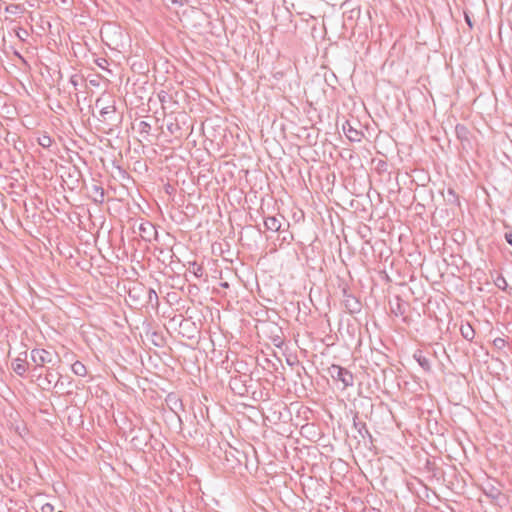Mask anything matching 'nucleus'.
Returning a JSON list of instances; mask_svg holds the SVG:
<instances>
[{"label":"nucleus","mask_w":512,"mask_h":512,"mask_svg":"<svg viewBox=\"0 0 512 512\" xmlns=\"http://www.w3.org/2000/svg\"><path fill=\"white\" fill-rule=\"evenodd\" d=\"M30 358L32 363L34 364V370H40L46 364L55 366L57 363L60 362V359L57 357V355H54L52 352L47 351L45 349H33L30 352Z\"/></svg>","instance_id":"nucleus-1"},{"label":"nucleus","mask_w":512,"mask_h":512,"mask_svg":"<svg viewBox=\"0 0 512 512\" xmlns=\"http://www.w3.org/2000/svg\"><path fill=\"white\" fill-rule=\"evenodd\" d=\"M327 372L334 381L342 383L343 390L350 386H353L354 384L353 374L348 369L340 365L332 364L327 369Z\"/></svg>","instance_id":"nucleus-2"},{"label":"nucleus","mask_w":512,"mask_h":512,"mask_svg":"<svg viewBox=\"0 0 512 512\" xmlns=\"http://www.w3.org/2000/svg\"><path fill=\"white\" fill-rule=\"evenodd\" d=\"M342 295H343L344 307L349 314H356L361 311V309H362L361 302L358 300L357 297H355L350 292V288L347 285H345L342 288Z\"/></svg>","instance_id":"nucleus-3"},{"label":"nucleus","mask_w":512,"mask_h":512,"mask_svg":"<svg viewBox=\"0 0 512 512\" xmlns=\"http://www.w3.org/2000/svg\"><path fill=\"white\" fill-rule=\"evenodd\" d=\"M27 357V351L21 352L11 363L13 371L20 377H24L26 372L30 369L31 364L27 361Z\"/></svg>","instance_id":"nucleus-4"},{"label":"nucleus","mask_w":512,"mask_h":512,"mask_svg":"<svg viewBox=\"0 0 512 512\" xmlns=\"http://www.w3.org/2000/svg\"><path fill=\"white\" fill-rule=\"evenodd\" d=\"M83 180V174L78 167L77 164H73L67 173L66 179L64 182L67 184L70 190L77 189L80 186L81 181Z\"/></svg>","instance_id":"nucleus-5"},{"label":"nucleus","mask_w":512,"mask_h":512,"mask_svg":"<svg viewBox=\"0 0 512 512\" xmlns=\"http://www.w3.org/2000/svg\"><path fill=\"white\" fill-rule=\"evenodd\" d=\"M100 116H101L102 122H104L110 126L116 125V122L118 121V117L116 114V107L114 105V102H112L111 104H108L106 106H101Z\"/></svg>","instance_id":"nucleus-6"},{"label":"nucleus","mask_w":512,"mask_h":512,"mask_svg":"<svg viewBox=\"0 0 512 512\" xmlns=\"http://www.w3.org/2000/svg\"><path fill=\"white\" fill-rule=\"evenodd\" d=\"M246 378H247L246 375H237V376L231 377V379L229 381V386L235 394L244 396L245 394L248 393V387L246 385V382H247Z\"/></svg>","instance_id":"nucleus-7"},{"label":"nucleus","mask_w":512,"mask_h":512,"mask_svg":"<svg viewBox=\"0 0 512 512\" xmlns=\"http://www.w3.org/2000/svg\"><path fill=\"white\" fill-rule=\"evenodd\" d=\"M165 403L168 406V408L173 413H175V415L178 417V420L182 422L178 414V411L184 410V405L178 394L175 392L168 393L167 396L165 397Z\"/></svg>","instance_id":"nucleus-8"},{"label":"nucleus","mask_w":512,"mask_h":512,"mask_svg":"<svg viewBox=\"0 0 512 512\" xmlns=\"http://www.w3.org/2000/svg\"><path fill=\"white\" fill-rule=\"evenodd\" d=\"M62 378V375L54 369V366H48L46 369V374L44 377V386L43 389H50L53 383L54 387H57L60 385V379Z\"/></svg>","instance_id":"nucleus-9"},{"label":"nucleus","mask_w":512,"mask_h":512,"mask_svg":"<svg viewBox=\"0 0 512 512\" xmlns=\"http://www.w3.org/2000/svg\"><path fill=\"white\" fill-rule=\"evenodd\" d=\"M455 134L457 139L461 142L462 147L465 149L471 147L470 130L464 124H457L455 126Z\"/></svg>","instance_id":"nucleus-10"},{"label":"nucleus","mask_w":512,"mask_h":512,"mask_svg":"<svg viewBox=\"0 0 512 512\" xmlns=\"http://www.w3.org/2000/svg\"><path fill=\"white\" fill-rule=\"evenodd\" d=\"M342 130L346 137L352 142H360L363 137V133L354 128L349 121H345L343 123Z\"/></svg>","instance_id":"nucleus-11"},{"label":"nucleus","mask_w":512,"mask_h":512,"mask_svg":"<svg viewBox=\"0 0 512 512\" xmlns=\"http://www.w3.org/2000/svg\"><path fill=\"white\" fill-rule=\"evenodd\" d=\"M408 307V302L404 301L400 296H396L395 303H391V312L397 317L404 316Z\"/></svg>","instance_id":"nucleus-12"},{"label":"nucleus","mask_w":512,"mask_h":512,"mask_svg":"<svg viewBox=\"0 0 512 512\" xmlns=\"http://www.w3.org/2000/svg\"><path fill=\"white\" fill-rule=\"evenodd\" d=\"M137 131L143 141H146L148 143L152 142V140H151V125L148 122L141 120L137 124Z\"/></svg>","instance_id":"nucleus-13"},{"label":"nucleus","mask_w":512,"mask_h":512,"mask_svg":"<svg viewBox=\"0 0 512 512\" xmlns=\"http://www.w3.org/2000/svg\"><path fill=\"white\" fill-rule=\"evenodd\" d=\"M353 426L357 430V432L359 433V436L362 439L369 437V439L372 440V435L369 432L366 423L363 421H360L357 415H355L353 418Z\"/></svg>","instance_id":"nucleus-14"},{"label":"nucleus","mask_w":512,"mask_h":512,"mask_svg":"<svg viewBox=\"0 0 512 512\" xmlns=\"http://www.w3.org/2000/svg\"><path fill=\"white\" fill-rule=\"evenodd\" d=\"M264 226H265L266 230L278 232L281 230L282 223H281L280 218H278L276 216H269V217L265 218Z\"/></svg>","instance_id":"nucleus-15"},{"label":"nucleus","mask_w":512,"mask_h":512,"mask_svg":"<svg viewBox=\"0 0 512 512\" xmlns=\"http://www.w3.org/2000/svg\"><path fill=\"white\" fill-rule=\"evenodd\" d=\"M460 333H461V336L465 340L470 341V342L475 337V330H474V328L471 326V324L469 322L461 324V326H460Z\"/></svg>","instance_id":"nucleus-16"},{"label":"nucleus","mask_w":512,"mask_h":512,"mask_svg":"<svg viewBox=\"0 0 512 512\" xmlns=\"http://www.w3.org/2000/svg\"><path fill=\"white\" fill-rule=\"evenodd\" d=\"M414 358L425 372H431L432 367L430 360L425 357L421 351L415 352Z\"/></svg>","instance_id":"nucleus-17"},{"label":"nucleus","mask_w":512,"mask_h":512,"mask_svg":"<svg viewBox=\"0 0 512 512\" xmlns=\"http://www.w3.org/2000/svg\"><path fill=\"white\" fill-rule=\"evenodd\" d=\"M167 130L177 138L182 137V128L177 118L173 122L167 123Z\"/></svg>","instance_id":"nucleus-18"},{"label":"nucleus","mask_w":512,"mask_h":512,"mask_svg":"<svg viewBox=\"0 0 512 512\" xmlns=\"http://www.w3.org/2000/svg\"><path fill=\"white\" fill-rule=\"evenodd\" d=\"M483 492L487 497H489L493 500L498 499L501 495V491L498 488H496L494 485H491V484L487 485L483 489Z\"/></svg>","instance_id":"nucleus-19"},{"label":"nucleus","mask_w":512,"mask_h":512,"mask_svg":"<svg viewBox=\"0 0 512 512\" xmlns=\"http://www.w3.org/2000/svg\"><path fill=\"white\" fill-rule=\"evenodd\" d=\"M71 369L73 373L77 376L84 377L87 374L86 366L80 361H75L72 364Z\"/></svg>","instance_id":"nucleus-20"},{"label":"nucleus","mask_w":512,"mask_h":512,"mask_svg":"<svg viewBox=\"0 0 512 512\" xmlns=\"http://www.w3.org/2000/svg\"><path fill=\"white\" fill-rule=\"evenodd\" d=\"M37 142L41 147L48 149L52 146L54 140L51 138L50 135L44 133L38 137Z\"/></svg>","instance_id":"nucleus-21"},{"label":"nucleus","mask_w":512,"mask_h":512,"mask_svg":"<svg viewBox=\"0 0 512 512\" xmlns=\"http://www.w3.org/2000/svg\"><path fill=\"white\" fill-rule=\"evenodd\" d=\"M139 229L142 232L143 238H146V235H150V232H153L154 234H156L155 227L150 222L142 223L140 225Z\"/></svg>","instance_id":"nucleus-22"},{"label":"nucleus","mask_w":512,"mask_h":512,"mask_svg":"<svg viewBox=\"0 0 512 512\" xmlns=\"http://www.w3.org/2000/svg\"><path fill=\"white\" fill-rule=\"evenodd\" d=\"M190 272H192L197 278L202 277L203 267L196 262L190 263Z\"/></svg>","instance_id":"nucleus-23"},{"label":"nucleus","mask_w":512,"mask_h":512,"mask_svg":"<svg viewBox=\"0 0 512 512\" xmlns=\"http://www.w3.org/2000/svg\"><path fill=\"white\" fill-rule=\"evenodd\" d=\"M94 190L96 193L99 194V196H97L96 198H94V201L96 203H103L104 202V196H105V193H104V189L102 187H99V186H94Z\"/></svg>","instance_id":"nucleus-24"},{"label":"nucleus","mask_w":512,"mask_h":512,"mask_svg":"<svg viewBox=\"0 0 512 512\" xmlns=\"http://www.w3.org/2000/svg\"><path fill=\"white\" fill-rule=\"evenodd\" d=\"M447 195H448V201L450 203H457V204H459L458 195L456 194L454 189L448 188Z\"/></svg>","instance_id":"nucleus-25"},{"label":"nucleus","mask_w":512,"mask_h":512,"mask_svg":"<svg viewBox=\"0 0 512 512\" xmlns=\"http://www.w3.org/2000/svg\"><path fill=\"white\" fill-rule=\"evenodd\" d=\"M493 345L495 348L501 350L506 346V341L503 338L497 337L493 340Z\"/></svg>","instance_id":"nucleus-26"},{"label":"nucleus","mask_w":512,"mask_h":512,"mask_svg":"<svg viewBox=\"0 0 512 512\" xmlns=\"http://www.w3.org/2000/svg\"><path fill=\"white\" fill-rule=\"evenodd\" d=\"M158 98H159L160 102L162 103V105H164L168 99H171V96L167 92L161 91L158 94Z\"/></svg>","instance_id":"nucleus-27"},{"label":"nucleus","mask_w":512,"mask_h":512,"mask_svg":"<svg viewBox=\"0 0 512 512\" xmlns=\"http://www.w3.org/2000/svg\"><path fill=\"white\" fill-rule=\"evenodd\" d=\"M40 512H55V508L51 503H45L41 506Z\"/></svg>","instance_id":"nucleus-28"},{"label":"nucleus","mask_w":512,"mask_h":512,"mask_svg":"<svg viewBox=\"0 0 512 512\" xmlns=\"http://www.w3.org/2000/svg\"><path fill=\"white\" fill-rule=\"evenodd\" d=\"M496 285H497L499 288H502V289H503L505 286H507V282H506V280H505V278H504V277L499 276V277L497 278Z\"/></svg>","instance_id":"nucleus-29"},{"label":"nucleus","mask_w":512,"mask_h":512,"mask_svg":"<svg viewBox=\"0 0 512 512\" xmlns=\"http://www.w3.org/2000/svg\"><path fill=\"white\" fill-rule=\"evenodd\" d=\"M464 19H465V22L467 23V25L469 26V28L472 29L473 22H472V19L467 11H464Z\"/></svg>","instance_id":"nucleus-30"},{"label":"nucleus","mask_w":512,"mask_h":512,"mask_svg":"<svg viewBox=\"0 0 512 512\" xmlns=\"http://www.w3.org/2000/svg\"><path fill=\"white\" fill-rule=\"evenodd\" d=\"M81 77L78 76V75H72L70 77V83L74 86V87H77L79 81H81Z\"/></svg>","instance_id":"nucleus-31"},{"label":"nucleus","mask_w":512,"mask_h":512,"mask_svg":"<svg viewBox=\"0 0 512 512\" xmlns=\"http://www.w3.org/2000/svg\"><path fill=\"white\" fill-rule=\"evenodd\" d=\"M504 237H505V240L507 241V243L512 246V231L505 232Z\"/></svg>","instance_id":"nucleus-32"},{"label":"nucleus","mask_w":512,"mask_h":512,"mask_svg":"<svg viewBox=\"0 0 512 512\" xmlns=\"http://www.w3.org/2000/svg\"><path fill=\"white\" fill-rule=\"evenodd\" d=\"M32 377L40 378L42 376V372L40 370H34V365L31 367Z\"/></svg>","instance_id":"nucleus-33"},{"label":"nucleus","mask_w":512,"mask_h":512,"mask_svg":"<svg viewBox=\"0 0 512 512\" xmlns=\"http://www.w3.org/2000/svg\"><path fill=\"white\" fill-rule=\"evenodd\" d=\"M95 106H96L97 108H100V109H101V106H106V105L104 104V99H103V98H98V99L96 100V102H95Z\"/></svg>","instance_id":"nucleus-34"},{"label":"nucleus","mask_w":512,"mask_h":512,"mask_svg":"<svg viewBox=\"0 0 512 512\" xmlns=\"http://www.w3.org/2000/svg\"><path fill=\"white\" fill-rule=\"evenodd\" d=\"M132 442L134 443L135 446H139L142 443L140 436H134L132 438Z\"/></svg>","instance_id":"nucleus-35"},{"label":"nucleus","mask_w":512,"mask_h":512,"mask_svg":"<svg viewBox=\"0 0 512 512\" xmlns=\"http://www.w3.org/2000/svg\"><path fill=\"white\" fill-rule=\"evenodd\" d=\"M282 342L283 341L281 340V338L279 336H277V338L274 339V344L276 347H280Z\"/></svg>","instance_id":"nucleus-36"},{"label":"nucleus","mask_w":512,"mask_h":512,"mask_svg":"<svg viewBox=\"0 0 512 512\" xmlns=\"http://www.w3.org/2000/svg\"><path fill=\"white\" fill-rule=\"evenodd\" d=\"M152 297L158 298L156 292L153 289H149V299L151 300Z\"/></svg>","instance_id":"nucleus-37"},{"label":"nucleus","mask_w":512,"mask_h":512,"mask_svg":"<svg viewBox=\"0 0 512 512\" xmlns=\"http://www.w3.org/2000/svg\"><path fill=\"white\" fill-rule=\"evenodd\" d=\"M74 160H75V157H73L72 155H69V156H68L67 161H68L69 163H71L72 165H73V164H75V163H74Z\"/></svg>","instance_id":"nucleus-38"},{"label":"nucleus","mask_w":512,"mask_h":512,"mask_svg":"<svg viewBox=\"0 0 512 512\" xmlns=\"http://www.w3.org/2000/svg\"><path fill=\"white\" fill-rule=\"evenodd\" d=\"M73 154L78 158L80 159L84 164L86 163L85 160L80 156V154L78 152H73Z\"/></svg>","instance_id":"nucleus-39"},{"label":"nucleus","mask_w":512,"mask_h":512,"mask_svg":"<svg viewBox=\"0 0 512 512\" xmlns=\"http://www.w3.org/2000/svg\"><path fill=\"white\" fill-rule=\"evenodd\" d=\"M102 62H106V60H105V59H99V60H97V64H98V66L103 67V66H102Z\"/></svg>","instance_id":"nucleus-40"},{"label":"nucleus","mask_w":512,"mask_h":512,"mask_svg":"<svg viewBox=\"0 0 512 512\" xmlns=\"http://www.w3.org/2000/svg\"><path fill=\"white\" fill-rule=\"evenodd\" d=\"M149 437H150L149 433H147V432H146V433H145V436L143 437V440H144V444H145V445L147 444L146 439H147V438H149Z\"/></svg>","instance_id":"nucleus-41"},{"label":"nucleus","mask_w":512,"mask_h":512,"mask_svg":"<svg viewBox=\"0 0 512 512\" xmlns=\"http://www.w3.org/2000/svg\"><path fill=\"white\" fill-rule=\"evenodd\" d=\"M222 286L223 287H228V283H223Z\"/></svg>","instance_id":"nucleus-42"},{"label":"nucleus","mask_w":512,"mask_h":512,"mask_svg":"<svg viewBox=\"0 0 512 512\" xmlns=\"http://www.w3.org/2000/svg\"><path fill=\"white\" fill-rule=\"evenodd\" d=\"M58 512H63V511H58Z\"/></svg>","instance_id":"nucleus-43"}]
</instances>
